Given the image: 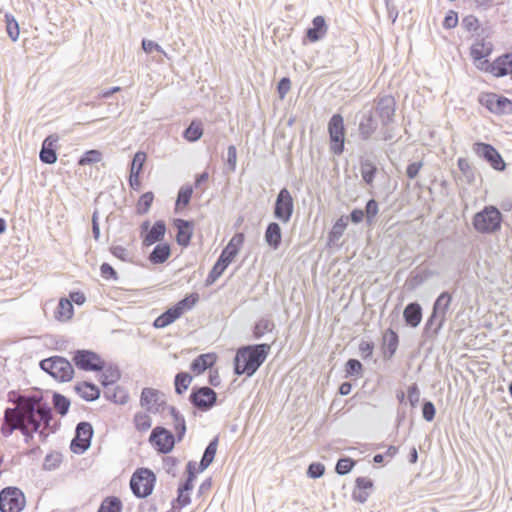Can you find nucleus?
Masks as SVG:
<instances>
[{"instance_id": "obj_1", "label": "nucleus", "mask_w": 512, "mask_h": 512, "mask_svg": "<svg viewBox=\"0 0 512 512\" xmlns=\"http://www.w3.org/2000/svg\"><path fill=\"white\" fill-rule=\"evenodd\" d=\"M396 102L394 97L384 95L374 100L372 106H364L356 115L358 119V135L364 141L373 139L379 125H381V139L391 141L394 138Z\"/></svg>"}, {"instance_id": "obj_2", "label": "nucleus", "mask_w": 512, "mask_h": 512, "mask_svg": "<svg viewBox=\"0 0 512 512\" xmlns=\"http://www.w3.org/2000/svg\"><path fill=\"white\" fill-rule=\"evenodd\" d=\"M271 344L260 343L241 346L233 359L234 374L252 377L265 362Z\"/></svg>"}, {"instance_id": "obj_3", "label": "nucleus", "mask_w": 512, "mask_h": 512, "mask_svg": "<svg viewBox=\"0 0 512 512\" xmlns=\"http://www.w3.org/2000/svg\"><path fill=\"white\" fill-rule=\"evenodd\" d=\"M7 414H14V420L18 421L20 430L38 431L42 423L49 424L52 419L50 407L34 403H27L17 408L9 407Z\"/></svg>"}, {"instance_id": "obj_4", "label": "nucleus", "mask_w": 512, "mask_h": 512, "mask_svg": "<svg viewBox=\"0 0 512 512\" xmlns=\"http://www.w3.org/2000/svg\"><path fill=\"white\" fill-rule=\"evenodd\" d=\"M503 216L500 210L492 205L485 206L473 217L474 229L482 234H492L501 229Z\"/></svg>"}, {"instance_id": "obj_5", "label": "nucleus", "mask_w": 512, "mask_h": 512, "mask_svg": "<svg viewBox=\"0 0 512 512\" xmlns=\"http://www.w3.org/2000/svg\"><path fill=\"white\" fill-rule=\"evenodd\" d=\"M40 368L59 382H69L74 377L72 363L62 356H51L39 362Z\"/></svg>"}, {"instance_id": "obj_6", "label": "nucleus", "mask_w": 512, "mask_h": 512, "mask_svg": "<svg viewBox=\"0 0 512 512\" xmlns=\"http://www.w3.org/2000/svg\"><path fill=\"white\" fill-rule=\"evenodd\" d=\"M329 135V149L334 155L340 156L345 149L346 129L344 118L341 114L335 113L329 119L327 125Z\"/></svg>"}, {"instance_id": "obj_7", "label": "nucleus", "mask_w": 512, "mask_h": 512, "mask_svg": "<svg viewBox=\"0 0 512 512\" xmlns=\"http://www.w3.org/2000/svg\"><path fill=\"white\" fill-rule=\"evenodd\" d=\"M71 356L74 366L81 371L100 372L105 368V361L93 350L77 349Z\"/></svg>"}, {"instance_id": "obj_8", "label": "nucleus", "mask_w": 512, "mask_h": 512, "mask_svg": "<svg viewBox=\"0 0 512 512\" xmlns=\"http://www.w3.org/2000/svg\"><path fill=\"white\" fill-rule=\"evenodd\" d=\"M156 475L149 468L137 469L131 477L130 488L137 498H147L153 492Z\"/></svg>"}, {"instance_id": "obj_9", "label": "nucleus", "mask_w": 512, "mask_h": 512, "mask_svg": "<svg viewBox=\"0 0 512 512\" xmlns=\"http://www.w3.org/2000/svg\"><path fill=\"white\" fill-rule=\"evenodd\" d=\"M25 505V495L18 487L8 486L0 491V512H21Z\"/></svg>"}, {"instance_id": "obj_10", "label": "nucleus", "mask_w": 512, "mask_h": 512, "mask_svg": "<svg viewBox=\"0 0 512 512\" xmlns=\"http://www.w3.org/2000/svg\"><path fill=\"white\" fill-rule=\"evenodd\" d=\"M294 212V199L290 191L283 187L276 196L273 207V216L283 224L288 223Z\"/></svg>"}, {"instance_id": "obj_11", "label": "nucleus", "mask_w": 512, "mask_h": 512, "mask_svg": "<svg viewBox=\"0 0 512 512\" xmlns=\"http://www.w3.org/2000/svg\"><path fill=\"white\" fill-rule=\"evenodd\" d=\"M94 429L90 422L81 421L76 425L75 435L70 443V449L75 454H83L91 446Z\"/></svg>"}, {"instance_id": "obj_12", "label": "nucleus", "mask_w": 512, "mask_h": 512, "mask_svg": "<svg viewBox=\"0 0 512 512\" xmlns=\"http://www.w3.org/2000/svg\"><path fill=\"white\" fill-rule=\"evenodd\" d=\"M218 395L209 386H194L189 395V401L196 409L206 412L217 403Z\"/></svg>"}, {"instance_id": "obj_13", "label": "nucleus", "mask_w": 512, "mask_h": 512, "mask_svg": "<svg viewBox=\"0 0 512 512\" xmlns=\"http://www.w3.org/2000/svg\"><path fill=\"white\" fill-rule=\"evenodd\" d=\"M473 152L480 158L484 159L496 171H504L506 163L501 154L494 146L484 142H476L473 144Z\"/></svg>"}, {"instance_id": "obj_14", "label": "nucleus", "mask_w": 512, "mask_h": 512, "mask_svg": "<svg viewBox=\"0 0 512 512\" xmlns=\"http://www.w3.org/2000/svg\"><path fill=\"white\" fill-rule=\"evenodd\" d=\"M151 445L161 454H168L175 446V436L162 426H156L149 436Z\"/></svg>"}, {"instance_id": "obj_15", "label": "nucleus", "mask_w": 512, "mask_h": 512, "mask_svg": "<svg viewBox=\"0 0 512 512\" xmlns=\"http://www.w3.org/2000/svg\"><path fill=\"white\" fill-rule=\"evenodd\" d=\"M452 299V295L448 291L441 292L435 299L432 305V310L434 311V315L439 316V323L434 327L432 336H437L444 327L450 311Z\"/></svg>"}, {"instance_id": "obj_16", "label": "nucleus", "mask_w": 512, "mask_h": 512, "mask_svg": "<svg viewBox=\"0 0 512 512\" xmlns=\"http://www.w3.org/2000/svg\"><path fill=\"white\" fill-rule=\"evenodd\" d=\"M140 404L150 413H159L166 405L165 394L154 388H143Z\"/></svg>"}, {"instance_id": "obj_17", "label": "nucleus", "mask_w": 512, "mask_h": 512, "mask_svg": "<svg viewBox=\"0 0 512 512\" xmlns=\"http://www.w3.org/2000/svg\"><path fill=\"white\" fill-rule=\"evenodd\" d=\"M237 255L233 253V249L230 247H224L221 251L220 256L214 263L212 269L210 270L206 280L205 285L210 286L215 283L218 278L224 273L230 263L234 260Z\"/></svg>"}, {"instance_id": "obj_18", "label": "nucleus", "mask_w": 512, "mask_h": 512, "mask_svg": "<svg viewBox=\"0 0 512 512\" xmlns=\"http://www.w3.org/2000/svg\"><path fill=\"white\" fill-rule=\"evenodd\" d=\"M485 71L491 73L494 77L500 78L510 75L512 78V52L505 53L497 57L492 63L484 61Z\"/></svg>"}, {"instance_id": "obj_19", "label": "nucleus", "mask_w": 512, "mask_h": 512, "mask_svg": "<svg viewBox=\"0 0 512 512\" xmlns=\"http://www.w3.org/2000/svg\"><path fill=\"white\" fill-rule=\"evenodd\" d=\"M58 141L59 137L57 134H51L44 139L39 152V158L42 163L51 165L57 161Z\"/></svg>"}, {"instance_id": "obj_20", "label": "nucleus", "mask_w": 512, "mask_h": 512, "mask_svg": "<svg viewBox=\"0 0 512 512\" xmlns=\"http://www.w3.org/2000/svg\"><path fill=\"white\" fill-rule=\"evenodd\" d=\"M173 225L177 230L176 242L181 247L189 246L194 232V223L192 220L181 218L174 219Z\"/></svg>"}, {"instance_id": "obj_21", "label": "nucleus", "mask_w": 512, "mask_h": 512, "mask_svg": "<svg viewBox=\"0 0 512 512\" xmlns=\"http://www.w3.org/2000/svg\"><path fill=\"white\" fill-rule=\"evenodd\" d=\"M328 27L325 18L318 15L313 18L312 26L306 29L305 39L311 43H315L323 39L327 33Z\"/></svg>"}, {"instance_id": "obj_22", "label": "nucleus", "mask_w": 512, "mask_h": 512, "mask_svg": "<svg viewBox=\"0 0 512 512\" xmlns=\"http://www.w3.org/2000/svg\"><path fill=\"white\" fill-rule=\"evenodd\" d=\"M373 488V481L367 477H358L355 480V488L352 492V498L359 502L365 503Z\"/></svg>"}, {"instance_id": "obj_23", "label": "nucleus", "mask_w": 512, "mask_h": 512, "mask_svg": "<svg viewBox=\"0 0 512 512\" xmlns=\"http://www.w3.org/2000/svg\"><path fill=\"white\" fill-rule=\"evenodd\" d=\"M166 233V224L163 220H157L151 226V229L143 235V246H151L163 240Z\"/></svg>"}, {"instance_id": "obj_24", "label": "nucleus", "mask_w": 512, "mask_h": 512, "mask_svg": "<svg viewBox=\"0 0 512 512\" xmlns=\"http://www.w3.org/2000/svg\"><path fill=\"white\" fill-rule=\"evenodd\" d=\"M74 391L85 401L92 402L97 400L101 391L97 385L89 381L79 382L74 386Z\"/></svg>"}, {"instance_id": "obj_25", "label": "nucleus", "mask_w": 512, "mask_h": 512, "mask_svg": "<svg viewBox=\"0 0 512 512\" xmlns=\"http://www.w3.org/2000/svg\"><path fill=\"white\" fill-rule=\"evenodd\" d=\"M422 315V307L418 302L407 304L403 311L406 325L412 328H416L421 323Z\"/></svg>"}, {"instance_id": "obj_26", "label": "nucleus", "mask_w": 512, "mask_h": 512, "mask_svg": "<svg viewBox=\"0 0 512 512\" xmlns=\"http://www.w3.org/2000/svg\"><path fill=\"white\" fill-rule=\"evenodd\" d=\"M399 345V336L391 328L387 329L383 335V356L385 359H391Z\"/></svg>"}, {"instance_id": "obj_27", "label": "nucleus", "mask_w": 512, "mask_h": 512, "mask_svg": "<svg viewBox=\"0 0 512 512\" xmlns=\"http://www.w3.org/2000/svg\"><path fill=\"white\" fill-rule=\"evenodd\" d=\"M264 239L267 245L276 250L280 247L282 241V230L277 222H270L265 230Z\"/></svg>"}, {"instance_id": "obj_28", "label": "nucleus", "mask_w": 512, "mask_h": 512, "mask_svg": "<svg viewBox=\"0 0 512 512\" xmlns=\"http://www.w3.org/2000/svg\"><path fill=\"white\" fill-rule=\"evenodd\" d=\"M217 356L214 353H205L197 356L190 364V369L196 374H202L210 369L216 362Z\"/></svg>"}, {"instance_id": "obj_29", "label": "nucleus", "mask_w": 512, "mask_h": 512, "mask_svg": "<svg viewBox=\"0 0 512 512\" xmlns=\"http://www.w3.org/2000/svg\"><path fill=\"white\" fill-rule=\"evenodd\" d=\"M493 51V45L491 42L485 41L484 38L477 40L470 47V55L474 61H481L488 57Z\"/></svg>"}, {"instance_id": "obj_30", "label": "nucleus", "mask_w": 512, "mask_h": 512, "mask_svg": "<svg viewBox=\"0 0 512 512\" xmlns=\"http://www.w3.org/2000/svg\"><path fill=\"white\" fill-rule=\"evenodd\" d=\"M218 443H219V437L215 436L209 442L207 447L205 448L204 453H203L202 458L199 463V471L200 472H203L212 464V462L215 458L216 452H217Z\"/></svg>"}, {"instance_id": "obj_31", "label": "nucleus", "mask_w": 512, "mask_h": 512, "mask_svg": "<svg viewBox=\"0 0 512 512\" xmlns=\"http://www.w3.org/2000/svg\"><path fill=\"white\" fill-rule=\"evenodd\" d=\"M180 317V313L173 305L154 320L153 326L155 328H165L172 324L173 322H175Z\"/></svg>"}, {"instance_id": "obj_32", "label": "nucleus", "mask_w": 512, "mask_h": 512, "mask_svg": "<svg viewBox=\"0 0 512 512\" xmlns=\"http://www.w3.org/2000/svg\"><path fill=\"white\" fill-rule=\"evenodd\" d=\"M171 255V248L168 243L157 244L149 255V261L153 264L164 263Z\"/></svg>"}, {"instance_id": "obj_33", "label": "nucleus", "mask_w": 512, "mask_h": 512, "mask_svg": "<svg viewBox=\"0 0 512 512\" xmlns=\"http://www.w3.org/2000/svg\"><path fill=\"white\" fill-rule=\"evenodd\" d=\"M377 167L373 161L369 158L361 159L360 161V172L363 181L367 185H372L377 174Z\"/></svg>"}, {"instance_id": "obj_34", "label": "nucleus", "mask_w": 512, "mask_h": 512, "mask_svg": "<svg viewBox=\"0 0 512 512\" xmlns=\"http://www.w3.org/2000/svg\"><path fill=\"white\" fill-rule=\"evenodd\" d=\"M101 372L100 383L106 389L108 386L115 384L121 377L120 370L116 365H105V368Z\"/></svg>"}, {"instance_id": "obj_35", "label": "nucleus", "mask_w": 512, "mask_h": 512, "mask_svg": "<svg viewBox=\"0 0 512 512\" xmlns=\"http://www.w3.org/2000/svg\"><path fill=\"white\" fill-rule=\"evenodd\" d=\"M347 225L348 217L341 216L339 219H337L328 234V243L335 244L342 237L345 229L347 228Z\"/></svg>"}, {"instance_id": "obj_36", "label": "nucleus", "mask_w": 512, "mask_h": 512, "mask_svg": "<svg viewBox=\"0 0 512 512\" xmlns=\"http://www.w3.org/2000/svg\"><path fill=\"white\" fill-rule=\"evenodd\" d=\"M275 329V323L266 317L259 319L253 327V337L261 339L266 333H271Z\"/></svg>"}, {"instance_id": "obj_37", "label": "nucleus", "mask_w": 512, "mask_h": 512, "mask_svg": "<svg viewBox=\"0 0 512 512\" xmlns=\"http://www.w3.org/2000/svg\"><path fill=\"white\" fill-rule=\"evenodd\" d=\"M203 135V127L200 121L193 120L183 131V137L189 142L198 141Z\"/></svg>"}, {"instance_id": "obj_38", "label": "nucleus", "mask_w": 512, "mask_h": 512, "mask_svg": "<svg viewBox=\"0 0 512 512\" xmlns=\"http://www.w3.org/2000/svg\"><path fill=\"white\" fill-rule=\"evenodd\" d=\"M104 395L108 400L122 405L126 404L129 399V394L127 393V391L119 386L113 389L107 388V390L104 392Z\"/></svg>"}, {"instance_id": "obj_39", "label": "nucleus", "mask_w": 512, "mask_h": 512, "mask_svg": "<svg viewBox=\"0 0 512 512\" xmlns=\"http://www.w3.org/2000/svg\"><path fill=\"white\" fill-rule=\"evenodd\" d=\"M199 301L198 293L187 294L183 299L178 301L174 306L182 316L186 311L191 310Z\"/></svg>"}, {"instance_id": "obj_40", "label": "nucleus", "mask_w": 512, "mask_h": 512, "mask_svg": "<svg viewBox=\"0 0 512 512\" xmlns=\"http://www.w3.org/2000/svg\"><path fill=\"white\" fill-rule=\"evenodd\" d=\"M97 512H122V502L116 496H108L101 502Z\"/></svg>"}, {"instance_id": "obj_41", "label": "nucleus", "mask_w": 512, "mask_h": 512, "mask_svg": "<svg viewBox=\"0 0 512 512\" xmlns=\"http://www.w3.org/2000/svg\"><path fill=\"white\" fill-rule=\"evenodd\" d=\"M52 403L55 411L59 415L65 416L68 413L70 408V400L66 396L55 392L52 396Z\"/></svg>"}, {"instance_id": "obj_42", "label": "nucleus", "mask_w": 512, "mask_h": 512, "mask_svg": "<svg viewBox=\"0 0 512 512\" xmlns=\"http://www.w3.org/2000/svg\"><path fill=\"white\" fill-rule=\"evenodd\" d=\"M192 376L188 372H179L174 378V388L178 395H182L189 387Z\"/></svg>"}, {"instance_id": "obj_43", "label": "nucleus", "mask_w": 512, "mask_h": 512, "mask_svg": "<svg viewBox=\"0 0 512 512\" xmlns=\"http://www.w3.org/2000/svg\"><path fill=\"white\" fill-rule=\"evenodd\" d=\"M15 430H20L19 423L17 420H14V414H7L6 409L1 425V432L5 437H9Z\"/></svg>"}, {"instance_id": "obj_44", "label": "nucleus", "mask_w": 512, "mask_h": 512, "mask_svg": "<svg viewBox=\"0 0 512 512\" xmlns=\"http://www.w3.org/2000/svg\"><path fill=\"white\" fill-rule=\"evenodd\" d=\"M154 200V194L151 191L142 194L136 204V212L139 215H145L151 208Z\"/></svg>"}, {"instance_id": "obj_45", "label": "nucleus", "mask_w": 512, "mask_h": 512, "mask_svg": "<svg viewBox=\"0 0 512 512\" xmlns=\"http://www.w3.org/2000/svg\"><path fill=\"white\" fill-rule=\"evenodd\" d=\"M457 165L468 184H472L475 181V168L471 166L469 161L465 158H459Z\"/></svg>"}, {"instance_id": "obj_46", "label": "nucleus", "mask_w": 512, "mask_h": 512, "mask_svg": "<svg viewBox=\"0 0 512 512\" xmlns=\"http://www.w3.org/2000/svg\"><path fill=\"white\" fill-rule=\"evenodd\" d=\"M494 114H512V101L504 96H497L495 99Z\"/></svg>"}, {"instance_id": "obj_47", "label": "nucleus", "mask_w": 512, "mask_h": 512, "mask_svg": "<svg viewBox=\"0 0 512 512\" xmlns=\"http://www.w3.org/2000/svg\"><path fill=\"white\" fill-rule=\"evenodd\" d=\"M102 152L96 149L86 151L78 160V165L85 166L98 163L102 160Z\"/></svg>"}, {"instance_id": "obj_48", "label": "nucleus", "mask_w": 512, "mask_h": 512, "mask_svg": "<svg viewBox=\"0 0 512 512\" xmlns=\"http://www.w3.org/2000/svg\"><path fill=\"white\" fill-rule=\"evenodd\" d=\"M6 31L12 41H16L19 38V24L15 17L11 14H5Z\"/></svg>"}, {"instance_id": "obj_49", "label": "nucleus", "mask_w": 512, "mask_h": 512, "mask_svg": "<svg viewBox=\"0 0 512 512\" xmlns=\"http://www.w3.org/2000/svg\"><path fill=\"white\" fill-rule=\"evenodd\" d=\"M346 377H359L363 373V365L358 359L350 358L345 364Z\"/></svg>"}, {"instance_id": "obj_50", "label": "nucleus", "mask_w": 512, "mask_h": 512, "mask_svg": "<svg viewBox=\"0 0 512 512\" xmlns=\"http://www.w3.org/2000/svg\"><path fill=\"white\" fill-rule=\"evenodd\" d=\"M74 307L71 301L67 298H62L57 306L58 318L70 319L73 315Z\"/></svg>"}, {"instance_id": "obj_51", "label": "nucleus", "mask_w": 512, "mask_h": 512, "mask_svg": "<svg viewBox=\"0 0 512 512\" xmlns=\"http://www.w3.org/2000/svg\"><path fill=\"white\" fill-rule=\"evenodd\" d=\"M355 464L356 462L352 458L342 457L336 463L335 472L341 476L346 475L353 469Z\"/></svg>"}, {"instance_id": "obj_52", "label": "nucleus", "mask_w": 512, "mask_h": 512, "mask_svg": "<svg viewBox=\"0 0 512 512\" xmlns=\"http://www.w3.org/2000/svg\"><path fill=\"white\" fill-rule=\"evenodd\" d=\"M146 160H147V154L145 152H143V151L136 152L131 161V164H130V172L141 174Z\"/></svg>"}, {"instance_id": "obj_53", "label": "nucleus", "mask_w": 512, "mask_h": 512, "mask_svg": "<svg viewBox=\"0 0 512 512\" xmlns=\"http://www.w3.org/2000/svg\"><path fill=\"white\" fill-rule=\"evenodd\" d=\"M365 213L366 222L368 225L373 224L376 215L379 212V206L375 199L371 198L367 201L365 205Z\"/></svg>"}, {"instance_id": "obj_54", "label": "nucleus", "mask_w": 512, "mask_h": 512, "mask_svg": "<svg viewBox=\"0 0 512 512\" xmlns=\"http://www.w3.org/2000/svg\"><path fill=\"white\" fill-rule=\"evenodd\" d=\"M134 424L138 431L144 432L151 428L152 420L149 415L139 412L134 416Z\"/></svg>"}, {"instance_id": "obj_55", "label": "nucleus", "mask_w": 512, "mask_h": 512, "mask_svg": "<svg viewBox=\"0 0 512 512\" xmlns=\"http://www.w3.org/2000/svg\"><path fill=\"white\" fill-rule=\"evenodd\" d=\"M192 194H193V189L191 186H188V185L182 186L178 191L176 204L182 205V206H187L190 203Z\"/></svg>"}, {"instance_id": "obj_56", "label": "nucleus", "mask_w": 512, "mask_h": 512, "mask_svg": "<svg viewBox=\"0 0 512 512\" xmlns=\"http://www.w3.org/2000/svg\"><path fill=\"white\" fill-rule=\"evenodd\" d=\"M110 252L113 256L123 262H130L132 260L131 252L123 246L114 245L110 247Z\"/></svg>"}, {"instance_id": "obj_57", "label": "nucleus", "mask_w": 512, "mask_h": 512, "mask_svg": "<svg viewBox=\"0 0 512 512\" xmlns=\"http://www.w3.org/2000/svg\"><path fill=\"white\" fill-rule=\"evenodd\" d=\"M190 502H191V498H190L189 493L178 487L177 497L172 502L173 508H175L176 505L179 509L184 508L187 505H189Z\"/></svg>"}, {"instance_id": "obj_58", "label": "nucleus", "mask_w": 512, "mask_h": 512, "mask_svg": "<svg viewBox=\"0 0 512 512\" xmlns=\"http://www.w3.org/2000/svg\"><path fill=\"white\" fill-rule=\"evenodd\" d=\"M436 414V408L432 401L424 400L422 403V417L427 421L431 422L434 420Z\"/></svg>"}, {"instance_id": "obj_59", "label": "nucleus", "mask_w": 512, "mask_h": 512, "mask_svg": "<svg viewBox=\"0 0 512 512\" xmlns=\"http://www.w3.org/2000/svg\"><path fill=\"white\" fill-rule=\"evenodd\" d=\"M325 466L320 462H313L308 466L307 476L312 479H318L324 475Z\"/></svg>"}, {"instance_id": "obj_60", "label": "nucleus", "mask_w": 512, "mask_h": 512, "mask_svg": "<svg viewBox=\"0 0 512 512\" xmlns=\"http://www.w3.org/2000/svg\"><path fill=\"white\" fill-rule=\"evenodd\" d=\"M142 49L145 53L151 54L154 51H157L161 54H163L165 57H167V53L163 50V48L156 42L149 40V39H142L141 42Z\"/></svg>"}, {"instance_id": "obj_61", "label": "nucleus", "mask_w": 512, "mask_h": 512, "mask_svg": "<svg viewBox=\"0 0 512 512\" xmlns=\"http://www.w3.org/2000/svg\"><path fill=\"white\" fill-rule=\"evenodd\" d=\"M461 26L468 32H476L479 28V20L474 15H467L462 19Z\"/></svg>"}, {"instance_id": "obj_62", "label": "nucleus", "mask_w": 512, "mask_h": 512, "mask_svg": "<svg viewBox=\"0 0 512 512\" xmlns=\"http://www.w3.org/2000/svg\"><path fill=\"white\" fill-rule=\"evenodd\" d=\"M173 427L178 441H181L186 433V421L183 415L173 420Z\"/></svg>"}, {"instance_id": "obj_63", "label": "nucleus", "mask_w": 512, "mask_h": 512, "mask_svg": "<svg viewBox=\"0 0 512 512\" xmlns=\"http://www.w3.org/2000/svg\"><path fill=\"white\" fill-rule=\"evenodd\" d=\"M237 163V149L234 145H230L227 148V158L226 164L228 166V170L230 172H234L236 170Z\"/></svg>"}, {"instance_id": "obj_64", "label": "nucleus", "mask_w": 512, "mask_h": 512, "mask_svg": "<svg viewBox=\"0 0 512 512\" xmlns=\"http://www.w3.org/2000/svg\"><path fill=\"white\" fill-rule=\"evenodd\" d=\"M101 276L106 280H118V273L109 263H102L100 266Z\"/></svg>"}]
</instances>
